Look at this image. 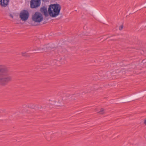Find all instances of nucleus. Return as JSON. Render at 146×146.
<instances>
[{
  "mask_svg": "<svg viewBox=\"0 0 146 146\" xmlns=\"http://www.w3.org/2000/svg\"><path fill=\"white\" fill-rule=\"evenodd\" d=\"M61 9V6L59 4H51L48 8L49 15L52 17H56L59 15Z\"/></svg>",
  "mask_w": 146,
  "mask_h": 146,
  "instance_id": "1",
  "label": "nucleus"
},
{
  "mask_svg": "<svg viewBox=\"0 0 146 146\" xmlns=\"http://www.w3.org/2000/svg\"><path fill=\"white\" fill-rule=\"evenodd\" d=\"M11 76L8 75L6 72V70L4 67H0V82L1 85H5L9 82L12 80Z\"/></svg>",
  "mask_w": 146,
  "mask_h": 146,
  "instance_id": "2",
  "label": "nucleus"
},
{
  "mask_svg": "<svg viewBox=\"0 0 146 146\" xmlns=\"http://www.w3.org/2000/svg\"><path fill=\"white\" fill-rule=\"evenodd\" d=\"M32 19L33 21L36 23H39L43 19L42 14L40 12H36L32 16Z\"/></svg>",
  "mask_w": 146,
  "mask_h": 146,
  "instance_id": "3",
  "label": "nucleus"
},
{
  "mask_svg": "<svg viewBox=\"0 0 146 146\" xmlns=\"http://www.w3.org/2000/svg\"><path fill=\"white\" fill-rule=\"evenodd\" d=\"M29 13L27 10H23L22 11L20 14V17L23 21H26L28 18Z\"/></svg>",
  "mask_w": 146,
  "mask_h": 146,
  "instance_id": "4",
  "label": "nucleus"
},
{
  "mask_svg": "<svg viewBox=\"0 0 146 146\" xmlns=\"http://www.w3.org/2000/svg\"><path fill=\"white\" fill-rule=\"evenodd\" d=\"M40 0H31V7L32 8L38 7L40 6Z\"/></svg>",
  "mask_w": 146,
  "mask_h": 146,
  "instance_id": "5",
  "label": "nucleus"
},
{
  "mask_svg": "<svg viewBox=\"0 0 146 146\" xmlns=\"http://www.w3.org/2000/svg\"><path fill=\"white\" fill-rule=\"evenodd\" d=\"M41 12L43 13L45 16H47L48 15V11L47 8L45 7H41L40 9Z\"/></svg>",
  "mask_w": 146,
  "mask_h": 146,
  "instance_id": "6",
  "label": "nucleus"
},
{
  "mask_svg": "<svg viewBox=\"0 0 146 146\" xmlns=\"http://www.w3.org/2000/svg\"><path fill=\"white\" fill-rule=\"evenodd\" d=\"M9 0H1L0 5L2 7H6L7 5Z\"/></svg>",
  "mask_w": 146,
  "mask_h": 146,
  "instance_id": "7",
  "label": "nucleus"
},
{
  "mask_svg": "<svg viewBox=\"0 0 146 146\" xmlns=\"http://www.w3.org/2000/svg\"><path fill=\"white\" fill-rule=\"evenodd\" d=\"M104 111V110L103 109H101L100 111L98 112V113L100 114H102L103 113V111Z\"/></svg>",
  "mask_w": 146,
  "mask_h": 146,
  "instance_id": "8",
  "label": "nucleus"
},
{
  "mask_svg": "<svg viewBox=\"0 0 146 146\" xmlns=\"http://www.w3.org/2000/svg\"><path fill=\"white\" fill-rule=\"evenodd\" d=\"M123 27V25H121L120 27L119 28V30H121Z\"/></svg>",
  "mask_w": 146,
  "mask_h": 146,
  "instance_id": "9",
  "label": "nucleus"
},
{
  "mask_svg": "<svg viewBox=\"0 0 146 146\" xmlns=\"http://www.w3.org/2000/svg\"><path fill=\"white\" fill-rule=\"evenodd\" d=\"M26 52H22V54L23 56H25V54Z\"/></svg>",
  "mask_w": 146,
  "mask_h": 146,
  "instance_id": "10",
  "label": "nucleus"
},
{
  "mask_svg": "<svg viewBox=\"0 0 146 146\" xmlns=\"http://www.w3.org/2000/svg\"><path fill=\"white\" fill-rule=\"evenodd\" d=\"M43 1H48V0H42Z\"/></svg>",
  "mask_w": 146,
  "mask_h": 146,
  "instance_id": "11",
  "label": "nucleus"
},
{
  "mask_svg": "<svg viewBox=\"0 0 146 146\" xmlns=\"http://www.w3.org/2000/svg\"><path fill=\"white\" fill-rule=\"evenodd\" d=\"M42 50H46V49L44 48H43L42 49Z\"/></svg>",
  "mask_w": 146,
  "mask_h": 146,
  "instance_id": "12",
  "label": "nucleus"
},
{
  "mask_svg": "<svg viewBox=\"0 0 146 146\" xmlns=\"http://www.w3.org/2000/svg\"><path fill=\"white\" fill-rule=\"evenodd\" d=\"M146 125V124H145Z\"/></svg>",
  "mask_w": 146,
  "mask_h": 146,
  "instance_id": "13",
  "label": "nucleus"
}]
</instances>
